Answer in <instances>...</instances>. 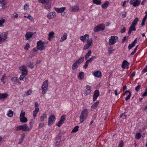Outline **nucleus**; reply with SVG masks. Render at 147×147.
Segmentation results:
<instances>
[{
    "instance_id": "obj_11",
    "label": "nucleus",
    "mask_w": 147,
    "mask_h": 147,
    "mask_svg": "<svg viewBox=\"0 0 147 147\" xmlns=\"http://www.w3.org/2000/svg\"><path fill=\"white\" fill-rule=\"evenodd\" d=\"M99 95V90H95L93 96V100L94 101L96 100Z\"/></svg>"
},
{
    "instance_id": "obj_47",
    "label": "nucleus",
    "mask_w": 147,
    "mask_h": 147,
    "mask_svg": "<svg viewBox=\"0 0 147 147\" xmlns=\"http://www.w3.org/2000/svg\"><path fill=\"white\" fill-rule=\"evenodd\" d=\"M86 90H88V91H91V89L92 88L90 86H89V85H87L86 86Z\"/></svg>"
},
{
    "instance_id": "obj_26",
    "label": "nucleus",
    "mask_w": 147,
    "mask_h": 147,
    "mask_svg": "<svg viewBox=\"0 0 147 147\" xmlns=\"http://www.w3.org/2000/svg\"><path fill=\"white\" fill-rule=\"evenodd\" d=\"M80 64H78V63L76 61L72 65V69L73 70H74L76 69L77 68L78 66Z\"/></svg>"
},
{
    "instance_id": "obj_45",
    "label": "nucleus",
    "mask_w": 147,
    "mask_h": 147,
    "mask_svg": "<svg viewBox=\"0 0 147 147\" xmlns=\"http://www.w3.org/2000/svg\"><path fill=\"white\" fill-rule=\"evenodd\" d=\"M47 117V116L45 114H43V115L40 117V120L41 121H43Z\"/></svg>"
},
{
    "instance_id": "obj_64",
    "label": "nucleus",
    "mask_w": 147,
    "mask_h": 147,
    "mask_svg": "<svg viewBox=\"0 0 147 147\" xmlns=\"http://www.w3.org/2000/svg\"><path fill=\"white\" fill-rule=\"evenodd\" d=\"M147 95V90H145V92L142 94V96L143 97Z\"/></svg>"
},
{
    "instance_id": "obj_22",
    "label": "nucleus",
    "mask_w": 147,
    "mask_h": 147,
    "mask_svg": "<svg viewBox=\"0 0 147 147\" xmlns=\"http://www.w3.org/2000/svg\"><path fill=\"white\" fill-rule=\"evenodd\" d=\"M129 64V63L126 60L123 61V63L122 64L121 67L123 68H125L127 66H128Z\"/></svg>"
},
{
    "instance_id": "obj_48",
    "label": "nucleus",
    "mask_w": 147,
    "mask_h": 147,
    "mask_svg": "<svg viewBox=\"0 0 147 147\" xmlns=\"http://www.w3.org/2000/svg\"><path fill=\"white\" fill-rule=\"evenodd\" d=\"M65 115H63L61 116V119L60 120L64 122V121H65Z\"/></svg>"
},
{
    "instance_id": "obj_9",
    "label": "nucleus",
    "mask_w": 147,
    "mask_h": 147,
    "mask_svg": "<svg viewBox=\"0 0 147 147\" xmlns=\"http://www.w3.org/2000/svg\"><path fill=\"white\" fill-rule=\"evenodd\" d=\"M141 1L140 0H131L130 1V4L132 5L134 7H136L140 5Z\"/></svg>"
},
{
    "instance_id": "obj_43",
    "label": "nucleus",
    "mask_w": 147,
    "mask_h": 147,
    "mask_svg": "<svg viewBox=\"0 0 147 147\" xmlns=\"http://www.w3.org/2000/svg\"><path fill=\"white\" fill-rule=\"evenodd\" d=\"M142 135L139 133H138L136 134L135 136V138L137 140L139 139L141 137Z\"/></svg>"
},
{
    "instance_id": "obj_7",
    "label": "nucleus",
    "mask_w": 147,
    "mask_h": 147,
    "mask_svg": "<svg viewBox=\"0 0 147 147\" xmlns=\"http://www.w3.org/2000/svg\"><path fill=\"white\" fill-rule=\"evenodd\" d=\"M86 42L87 44L85 45L84 47L83 50H86L88 49L91 46L92 43V40L91 38L89 40H87Z\"/></svg>"
},
{
    "instance_id": "obj_56",
    "label": "nucleus",
    "mask_w": 147,
    "mask_h": 147,
    "mask_svg": "<svg viewBox=\"0 0 147 147\" xmlns=\"http://www.w3.org/2000/svg\"><path fill=\"white\" fill-rule=\"evenodd\" d=\"M5 22V20L4 19H1L0 20V26H3L2 25V24L4 23Z\"/></svg>"
},
{
    "instance_id": "obj_14",
    "label": "nucleus",
    "mask_w": 147,
    "mask_h": 147,
    "mask_svg": "<svg viewBox=\"0 0 147 147\" xmlns=\"http://www.w3.org/2000/svg\"><path fill=\"white\" fill-rule=\"evenodd\" d=\"M55 12H50L47 15V17L49 19H53L56 17Z\"/></svg>"
},
{
    "instance_id": "obj_44",
    "label": "nucleus",
    "mask_w": 147,
    "mask_h": 147,
    "mask_svg": "<svg viewBox=\"0 0 147 147\" xmlns=\"http://www.w3.org/2000/svg\"><path fill=\"white\" fill-rule=\"evenodd\" d=\"M96 58V57L94 56H92L91 58H90L89 59L87 60V61L88 63H90L91 62L93 59H95Z\"/></svg>"
},
{
    "instance_id": "obj_36",
    "label": "nucleus",
    "mask_w": 147,
    "mask_h": 147,
    "mask_svg": "<svg viewBox=\"0 0 147 147\" xmlns=\"http://www.w3.org/2000/svg\"><path fill=\"white\" fill-rule=\"evenodd\" d=\"M109 4V1H107L102 5V7L104 9H106Z\"/></svg>"
},
{
    "instance_id": "obj_27",
    "label": "nucleus",
    "mask_w": 147,
    "mask_h": 147,
    "mask_svg": "<svg viewBox=\"0 0 147 147\" xmlns=\"http://www.w3.org/2000/svg\"><path fill=\"white\" fill-rule=\"evenodd\" d=\"M81 114L84 116L86 117H87L88 115V112L86 109H85L84 110H83Z\"/></svg>"
},
{
    "instance_id": "obj_58",
    "label": "nucleus",
    "mask_w": 147,
    "mask_h": 147,
    "mask_svg": "<svg viewBox=\"0 0 147 147\" xmlns=\"http://www.w3.org/2000/svg\"><path fill=\"white\" fill-rule=\"evenodd\" d=\"M146 19L145 18H144L142 20V22L141 23V25L142 26H143L145 24V22L146 21Z\"/></svg>"
},
{
    "instance_id": "obj_37",
    "label": "nucleus",
    "mask_w": 147,
    "mask_h": 147,
    "mask_svg": "<svg viewBox=\"0 0 147 147\" xmlns=\"http://www.w3.org/2000/svg\"><path fill=\"white\" fill-rule=\"evenodd\" d=\"M84 57H81L76 61L78 64H80L84 61Z\"/></svg>"
},
{
    "instance_id": "obj_46",
    "label": "nucleus",
    "mask_w": 147,
    "mask_h": 147,
    "mask_svg": "<svg viewBox=\"0 0 147 147\" xmlns=\"http://www.w3.org/2000/svg\"><path fill=\"white\" fill-rule=\"evenodd\" d=\"M135 45L133 44L132 43L130 44H129L128 47V49L129 50H130L131 48L135 46Z\"/></svg>"
},
{
    "instance_id": "obj_10",
    "label": "nucleus",
    "mask_w": 147,
    "mask_h": 147,
    "mask_svg": "<svg viewBox=\"0 0 147 147\" xmlns=\"http://www.w3.org/2000/svg\"><path fill=\"white\" fill-rule=\"evenodd\" d=\"M7 38V35L5 33H3L0 35V42H4Z\"/></svg>"
},
{
    "instance_id": "obj_52",
    "label": "nucleus",
    "mask_w": 147,
    "mask_h": 147,
    "mask_svg": "<svg viewBox=\"0 0 147 147\" xmlns=\"http://www.w3.org/2000/svg\"><path fill=\"white\" fill-rule=\"evenodd\" d=\"M28 64L29 65V67L31 68H32L33 67L34 65L33 64L31 63V62H29L28 63Z\"/></svg>"
},
{
    "instance_id": "obj_1",
    "label": "nucleus",
    "mask_w": 147,
    "mask_h": 147,
    "mask_svg": "<svg viewBox=\"0 0 147 147\" xmlns=\"http://www.w3.org/2000/svg\"><path fill=\"white\" fill-rule=\"evenodd\" d=\"M30 125L31 126V127L30 128H29L26 124H25L17 126L16 128V130L17 131H20L22 130V131H29L32 127V126L31 125V122H30Z\"/></svg>"
},
{
    "instance_id": "obj_30",
    "label": "nucleus",
    "mask_w": 147,
    "mask_h": 147,
    "mask_svg": "<svg viewBox=\"0 0 147 147\" xmlns=\"http://www.w3.org/2000/svg\"><path fill=\"white\" fill-rule=\"evenodd\" d=\"M86 117L83 115L81 114L80 117V120L81 123H82L85 120Z\"/></svg>"
},
{
    "instance_id": "obj_3",
    "label": "nucleus",
    "mask_w": 147,
    "mask_h": 147,
    "mask_svg": "<svg viewBox=\"0 0 147 147\" xmlns=\"http://www.w3.org/2000/svg\"><path fill=\"white\" fill-rule=\"evenodd\" d=\"M51 0H39L40 3L45 4V8L47 9L50 8L51 3L50 1Z\"/></svg>"
},
{
    "instance_id": "obj_4",
    "label": "nucleus",
    "mask_w": 147,
    "mask_h": 147,
    "mask_svg": "<svg viewBox=\"0 0 147 147\" xmlns=\"http://www.w3.org/2000/svg\"><path fill=\"white\" fill-rule=\"evenodd\" d=\"M61 136L60 135L57 136L55 140V147H58L61 144Z\"/></svg>"
},
{
    "instance_id": "obj_18",
    "label": "nucleus",
    "mask_w": 147,
    "mask_h": 147,
    "mask_svg": "<svg viewBox=\"0 0 147 147\" xmlns=\"http://www.w3.org/2000/svg\"><path fill=\"white\" fill-rule=\"evenodd\" d=\"M11 81L14 82V84H16L19 82V80L17 77H14L11 78Z\"/></svg>"
},
{
    "instance_id": "obj_31",
    "label": "nucleus",
    "mask_w": 147,
    "mask_h": 147,
    "mask_svg": "<svg viewBox=\"0 0 147 147\" xmlns=\"http://www.w3.org/2000/svg\"><path fill=\"white\" fill-rule=\"evenodd\" d=\"M139 20V19L138 18H136L135 19L133 20V22L132 23V24L131 25H134L136 26V25L138 22Z\"/></svg>"
},
{
    "instance_id": "obj_60",
    "label": "nucleus",
    "mask_w": 147,
    "mask_h": 147,
    "mask_svg": "<svg viewBox=\"0 0 147 147\" xmlns=\"http://www.w3.org/2000/svg\"><path fill=\"white\" fill-rule=\"evenodd\" d=\"M142 72L143 73L147 72V65L146 66V67L142 70Z\"/></svg>"
},
{
    "instance_id": "obj_40",
    "label": "nucleus",
    "mask_w": 147,
    "mask_h": 147,
    "mask_svg": "<svg viewBox=\"0 0 147 147\" xmlns=\"http://www.w3.org/2000/svg\"><path fill=\"white\" fill-rule=\"evenodd\" d=\"M25 112L23 110H22L21 111V112L20 115V118L25 117Z\"/></svg>"
},
{
    "instance_id": "obj_5",
    "label": "nucleus",
    "mask_w": 147,
    "mask_h": 147,
    "mask_svg": "<svg viewBox=\"0 0 147 147\" xmlns=\"http://www.w3.org/2000/svg\"><path fill=\"white\" fill-rule=\"evenodd\" d=\"M105 28V24H102L94 27V30L95 32H98L100 30H104Z\"/></svg>"
},
{
    "instance_id": "obj_42",
    "label": "nucleus",
    "mask_w": 147,
    "mask_h": 147,
    "mask_svg": "<svg viewBox=\"0 0 147 147\" xmlns=\"http://www.w3.org/2000/svg\"><path fill=\"white\" fill-rule=\"evenodd\" d=\"M79 126H76L71 131V133H75L77 132L78 130Z\"/></svg>"
},
{
    "instance_id": "obj_53",
    "label": "nucleus",
    "mask_w": 147,
    "mask_h": 147,
    "mask_svg": "<svg viewBox=\"0 0 147 147\" xmlns=\"http://www.w3.org/2000/svg\"><path fill=\"white\" fill-rule=\"evenodd\" d=\"M12 17L13 18H17L18 17V13H14L12 15Z\"/></svg>"
},
{
    "instance_id": "obj_39",
    "label": "nucleus",
    "mask_w": 147,
    "mask_h": 147,
    "mask_svg": "<svg viewBox=\"0 0 147 147\" xmlns=\"http://www.w3.org/2000/svg\"><path fill=\"white\" fill-rule=\"evenodd\" d=\"M32 91L30 89L29 90L26 92L25 94L23 95L24 97H26L28 95H30L31 94Z\"/></svg>"
},
{
    "instance_id": "obj_15",
    "label": "nucleus",
    "mask_w": 147,
    "mask_h": 147,
    "mask_svg": "<svg viewBox=\"0 0 147 147\" xmlns=\"http://www.w3.org/2000/svg\"><path fill=\"white\" fill-rule=\"evenodd\" d=\"M55 11L58 13H60L63 12L65 9V7H62L61 8H55Z\"/></svg>"
},
{
    "instance_id": "obj_6",
    "label": "nucleus",
    "mask_w": 147,
    "mask_h": 147,
    "mask_svg": "<svg viewBox=\"0 0 147 147\" xmlns=\"http://www.w3.org/2000/svg\"><path fill=\"white\" fill-rule=\"evenodd\" d=\"M44 42H42L41 40L37 43V49L38 50L42 51L45 49V47L44 46Z\"/></svg>"
},
{
    "instance_id": "obj_63",
    "label": "nucleus",
    "mask_w": 147,
    "mask_h": 147,
    "mask_svg": "<svg viewBox=\"0 0 147 147\" xmlns=\"http://www.w3.org/2000/svg\"><path fill=\"white\" fill-rule=\"evenodd\" d=\"M6 74H5L4 75H3L2 76V77L1 78V80L2 81H3L5 79V78L6 77Z\"/></svg>"
},
{
    "instance_id": "obj_16",
    "label": "nucleus",
    "mask_w": 147,
    "mask_h": 147,
    "mask_svg": "<svg viewBox=\"0 0 147 147\" xmlns=\"http://www.w3.org/2000/svg\"><path fill=\"white\" fill-rule=\"evenodd\" d=\"M20 70L22 71V73H26L27 74V71L26 70V67L25 65L21 66L19 68Z\"/></svg>"
},
{
    "instance_id": "obj_41",
    "label": "nucleus",
    "mask_w": 147,
    "mask_h": 147,
    "mask_svg": "<svg viewBox=\"0 0 147 147\" xmlns=\"http://www.w3.org/2000/svg\"><path fill=\"white\" fill-rule=\"evenodd\" d=\"M13 112L11 110H10L7 114V116L10 117H13Z\"/></svg>"
},
{
    "instance_id": "obj_2",
    "label": "nucleus",
    "mask_w": 147,
    "mask_h": 147,
    "mask_svg": "<svg viewBox=\"0 0 147 147\" xmlns=\"http://www.w3.org/2000/svg\"><path fill=\"white\" fill-rule=\"evenodd\" d=\"M48 82L47 80H45L43 83L42 86V93L44 94L48 89Z\"/></svg>"
},
{
    "instance_id": "obj_12",
    "label": "nucleus",
    "mask_w": 147,
    "mask_h": 147,
    "mask_svg": "<svg viewBox=\"0 0 147 147\" xmlns=\"http://www.w3.org/2000/svg\"><path fill=\"white\" fill-rule=\"evenodd\" d=\"M36 34V32H27L26 33L25 35L26 37V40H28L29 39L32 37V36L34 34Z\"/></svg>"
},
{
    "instance_id": "obj_49",
    "label": "nucleus",
    "mask_w": 147,
    "mask_h": 147,
    "mask_svg": "<svg viewBox=\"0 0 147 147\" xmlns=\"http://www.w3.org/2000/svg\"><path fill=\"white\" fill-rule=\"evenodd\" d=\"M63 122L60 120L57 124V126L58 127H60L62 124L63 123Z\"/></svg>"
},
{
    "instance_id": "obj_25",
    "label": "nucleus",
    "mask_w": 147,
    "mask_h": 147,
    "mask_svg": "<svg viewBox=\"0 0 147 147\" xmlns=\"http://www.w3.org/2000/svg\"><path fill=\"white\" fill-rule=\"evenodd\" d=\"M22 74L21 75L20 77V80L24 81V80H26V78L25 77V76L27 74L26 73L25 74L24 73H22Z\"/></svg>"
},
{
    "instance_id": "obj_57",
    "label": "nucleus",
    "mask_w": 147,
    "mask_h": 147,
    "mask_svg": "<svg viewBox=\"0 0 147 147\" xmlns=\"http://www.w3.org/2000/svg\"><path fill=\"white\" fill-rule=\"evenodd\" d=\"M88 63H89L87 61H86L85 64L83 66V67L84 68L86 69L87 68Z\"/></svg>"
},
{
    "instance_id": "obj_13",
    "label": "nucleus",
    "mask_w": 147,
    "mask_h": 147,
    "mask_svg": "<svg viewBox=\"0 0 147 147\" xmlns=\"http://www.w3.org/2000/svg\"><path fill=\"white\" fill-rule=\"evenodd\" d=\"M89 35L88 34H86L84 36H81L80 39L83 42H84L86 40H85L87 39V40H89Z\"/></svg>"
},
{
    "instance_id": "obj_28",
    "label": "nucleus",
    "mask_w": 147,
    "mask_h": 147,
    "mask_svg": "<svg viewBox=\"0 0 147 147\" xmlns=\"http://www.w3.org/2000/svg\"><path fill=\"white\" fill-rule=\"evenodd\" d=\"M7 3L6 1L5 0H0V5L2 7H4Z\"/></svg>"
},
{
    "instance_id": "obj_17",
    "label": "nucleus",
    "mask_w": 147,
    "mask_h": 147,
    "mask_svg": "<svg viewBox=\"0 0 147 147\" xmlns=\"http://www.w3.org/2000/svg\"><path fill=\"white\" fill-rule=\"evenodd\" d=\"M115 37L114 36H111V38L109 39V43L110 45H113L115 44Z\"/></svg>"
},
{
    "instance_id": "obj_35",
    "label": "nucleus",
    "mask_w": 147,
    "mask_h": 147,
    "mask_svg": "<svg viewBox=\"0 0 147 147\" xmlns=\"http://www.w3.org/2000/svg\"><path fill=\"white\" fill-rule=\"evenodd\" d=\"M99 103V101H97L94 103L91 106V108L92 109H94L97 107Z\"/></svg>"
},
{
    "instance_id": "obj_29",
    "label": "nucleus",
    "mask_w": 147,
    "mask_h": 147,
    "mask_svg": "<svg viewBox=\"0 0 147 147\" xmlns=\"http://www.w3.org/2000/svg\"><path fill=\"white\" fill-rule=\"evenodd\" d=\"M8 96L7 93H0V100L6 98Z\"/></svg>"
},
{
    "instance_id": "obj_21",
    "label": "nucleus",
    "mask_w": 147,
    "mask_h": 147,
    "mask_svg": "<svg viewBox=\"0 0 147 147\" xmlns=\"http://www.w3.org/2000/svg\"><path fill=\"white\" fill-rule=\"evenodd\" d=\"M79 9V7L77 6H72L70 9V11H78Z\"/></svg>"
},
{
    "instance_id": "obj_62",
    "label": "nucleus",
    "mask_w": 147,
    "mask_h": 147,
    "mask_svg": "<svg viewBox=\"0 0 147 147\" xmlns=\"http://www.w3.org/2000/svg\"><path fill=\"white\" fill-rule=\"evenodd\" d=\"M24 136H23L22 138H21L19 139V142H18V144H20L22 143L23 141V140L24 139Z\"/></svg>"
},
{
    "instance_id": "obj_59",
    "label": "nucleus",
    "mask_w": 147,
    "mask_h": 147,
    "mask_svg": "<svg viewBox=\"0 0 147 147\" xmlns=\"http://www.w3.org/2000/svg\"><path fill=\"white\" fill-rule=\"evenodd\" d=\"M127 14V12L125 11L122 12V18H124L126 16V15Z\"/></svg>"
},
{
    "instance_id": "obj_51",
    "label": "nucleus",
    "mask_w": 147,
    "mask_h": 147,
    "mask_svg": "<svg viewBox=\"0 0 147 147\" xmlns=\"http://www.w3.org/2000/svg\"><path fill=\"white\" fill-rule=\"evenodd\" d=\"M123 145V141L121 140L120 141L118 147H122Z\"/></svg>"
},
{
    "instance_id": "obj_20",
    "label": "nucleus",
    "mask_w": 147,
    "mask_h": 147,
    "mask_svg": "<svg viewBox=\"0 0 147 147\" xmlns=\"http://www.w3.org/2000/svg\"><path fill=\"white\" fill-rule=\"evenodd\" d=\"M136 30V28H135V26L131 25L129 28L128 34H131L132 31Z\"/></svg>"
},
{
    "instance_id": "obj_33",
    "label": "nucleus",
    "mask_w": 147,
    "mask_h": 147,
    "mask_svg": "<svg viewBox=\"0 0 147 147\" xmlns=\"http://www.w3.org/2000/svg\"><path fill=\"white\" fill-rule=\"evenodd\" d=\"M91 50L88 51V53L86 54L85 56V59L86 60H87L89 57L91 56Z\"/></svg>"
},
{
    "instance_id": "obj_50",
    "label": "nucleus",
    "mask_w": 147,
    "mask_h": 147,
    "mask_svg": "<svg viewBox=\"0 0 147 147\" xmlns=\"http://www.w3.org/2000/svg\"><path fill=\"white\" fill-rule=\"evenodd\" d=\"M123 145V141L121 140L120 141L118 147H122Z\"/></svg>"
},
{
    "instance_id": "obj_19",
    "label": "nucleus",
    "mask_w": 147,
    "mask_h": 147,
    "mask_svg": "<svg viewBox=\"0 0 147 147\" xmlns=\"http://www.w3.org/2000/svg\"><path fill=\"white\" fill-rule=\"evenodd\" d=\"M93 75L96 77L100 78L101 76V73L100 71H98L94 72Z\"/></svg>"
},
{
    "instance_id": "obj_24",
    "label": "nucleus",
    "mask_w": 147,
    "mask_h": 147,
    "mask_svg": "<svg viewBox=\"0 0 147 147\" xmlns=\"http://www.w3.org/2000/svg\"><path fill=\"white\" fill-rule=\"evenodd\" d=\"M67 34L66 33H64L63 35L61 37L60 41L62 42L65 40L67 39Z\"/></svg>"
},
{
    "instance_id": "obj_34",
    "label": "nucleus",
    "mask_w": 147,
    "mask_h": 147,
    "mask_svg": "<svg viewBox=\"0 0 147 147\" xmlns=\"http://www.w3.org/2000/svg\"><path fill=\"white\" fill-rule=\"evenodd\" d=\"M84 73L83 72H81L79 73V74L78 76V77L79 78L80 80H82L84 79Z\"/></svg>"
},
{
    "instance_id": "obj_55",
    "label": "nucleus",
    "mask_w": 147,
    "mask_h": 147,
    "mask_svg": "<svg viewBox=\"0 0 147 147\" xmlns=\"http://www.w3.org/2000/svg\"><path fill=\"white\" fill-rule=\"evenodd\" d=\"M141 86L140 85H138L135 88V90L136 91H138L140 88Z\"/></svg>"
},
{
    "instance_id": "obj_61",
    "label": "nucleus",
    "mask_w": 147,
    "mask_h": 147,
    "mask_svg": "<svg viewBox=\"0 0 147 147\" xmlns=\"http://www.w3.org/2000/svg\"><path fill=\"white\" fill-rule=\"evenodd\" d=\"M91 91H88V90H85V93L86 94V96H87V95H88L91 92Z\"/></svg>"
},
{
    "instance_id": "obj_23",
    "label": "nucleus",
    "mask_w": 147,
    "mask_h": 147,
    "mask_svg": "<svg viewBox=\"0 0 147 147\" xmlns=\"http://www.w3.org/2000/svg\"><path fill=\"white\" fill-rule=\"evenodd\" d=\"M127 92H129V94L125 98V100L126 101L128 99H130V98L131 96V93L129 91V90H126L125 91V92L123 93V96H124L126 94Z\"/></svg>"
},
{
    "instance_id": "obj_32",
    "label": "nucleus",
    "mask_w": 147,
    "mask_h": 147,
    "mask_svg": "<svg viewBox=\"0 0 147 147\" xmlns=\"http://www.w3.org/2000/svg\"><path fill=\"white\" fill-rule=\"evenodd\" d=\"M54 33L53 32H51L49 33V39L51 40L54 37Z\"/></svg>"
},
{
    "instance_id": "obj_54",
    "label": "nucleus",
    "mask_w": 147,
    "mask_h": 147,
    "mask_svg": "<svg viewBox=\"0 0 147 147\" xmlns=\"http://www.w3.org/2000/svg\"><path fill=\"white\" fill-rule=\"evenodd\" d=\"M30 46L28 43L26 44L25 47H24L25 49L28 50V49L30 48Z\"/></svg>"
},
{
    "instance_id": "obj_38",
    "label": "nucleus",
    "mask_w": 147,
    "mask_h": 147,
    "mask_svg": "<svg viewBox=\"0 0 147 147\" xmlns=\"http://www.w3.org/2000/svg\"><path fill=\"white\" fill-rule=\"evenodd\" d=\"M20 121L22 123H26L27 122L28 120L26 117L20 118Z\"/></svg>"
},
{
    "instance_id": "obj_8",
    "label": "nucleus",
    "mask_w": 147,
    "mask_h": 147,
    "mask_svg": "<svg viewBox=\"0 0 147 147\" xmlns=\"http://www.w3.org/2000/svg\"><path fill=\"white\" fill-rule=\"evenodd\" d=\"M55 117L54 115H51L49 119V125H52L55 121Z\"/></svg>"
}]
</instances>
